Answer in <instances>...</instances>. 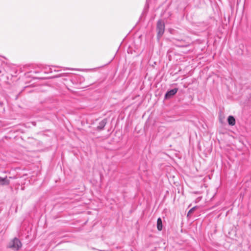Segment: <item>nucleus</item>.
<instances>
[{"label":"nucleus","instance_id":"f257e3e1","mask_svg":"<svg viewBox=\"0 0 251 251\" xmlns=\"http://www.w3.org/2000/svg\"><path fill=\"white\" fill-rule=\"evenodd\" d=\"M22 245L21 241L18 238H15L9 243L8 247L15 251H18L22 247Z\"/></svg>","mask_w":251,"mask_h":251},{"label":"nucleus","instance_id":"f03ea898","mask_svg":"<svg viewBox=\"0 0 251 251\" xmlns=\"http://www.w3.org/2000/svg\"><path fill=\"white\" fill-rule=\"evenodd\" d=\"M165 29L164 23L161 20H159L157 24V36L160 37L163 34Z\"/></svg>","mask_w":251,"mask_h":251},{"label":"nucleus","instance_id":"7ed1b4c3","mask_svg":"<svg viewBox=\"0 0 251 251\" xmlns=\"http://www.w3.org/2000/svg\"><path fill=\"white\" fill-rule=\"evenodd\" d=\"M177 88H175L170 91H168L165 95V98L166 99H168L171 98L172 96H174L177 93Z\"/></svg>","mask_w":251,"mask_h":251},{"label":"nucleus","instance_id":"20e7f679","mask_svg":"<svg viewBox=\"0 0 251 251\" xmlns=\"http://www.w3.org/2000/svg\"><path fill=\"white\" fill-rule=\"evenodd\" d=\"M10 181L7 178L0 177V185H7L9 184Z\"/></svg>","mask_w":251,"mask_h":251},{"label":"nucleus","instance_id":"39448f33","mask_svg":"<svg viewBox=\"0 0 251 251\" xmlns=\"http://www.w3.org/2000/svg\"><path fill=\"white\" fill-rule=\"evenodd\" d=\"M106 124V120L103 119L102 121H101L99 124V126H97V128L99 130H101L105 126V125Z\"/></svg>","mask_w":251,"mask_h":251},{"label":"nucleus","instance_id":"423d86ee","mask_svg":"<svg viewBox=\"0 0 251 251\" xmlns=\"http://www.w3.org/2000/svg\"><path fill=\"white\" fill-rule=\"evenodd\" d=\"M227 122L229 125L234 126L235 124V119L232 116H228L227 118Z\"/></svg>","mask_w":251,"mask_h":251},{"label":"nucleus","instance_id":"0eeeda50","mask_svg":"<svg viewBox=\"0 0 251 251\" xmlns=\"http://www.w3.org/2000/svg\"><path fill=\"white\" fill-rule=\"evenodd\" d=\"M157 228L158 230L160 231L162 229V222L160 218H158L157 221Z\"/></svg>","mask_w":251,"mask_h":251},{"label":"nucleus","instance_id":"6e6552de","mask_svg":"<svg viewBox=\"0 0 251 251\" xmlns=\"http://www.w3.org/2000/svg\"><path fill=\"white\" fill-rule=\"evenodd\" d=\"M196 207H194L193 208H192L188 212V215H189L190 213H192L194 210L195 209H196Z\"/></svg>","mask_w":251,"mask_h":251}]
</instances>
